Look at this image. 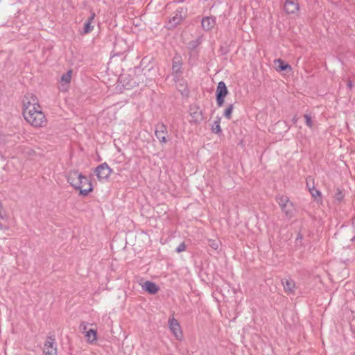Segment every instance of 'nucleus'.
Instances as JSON below:
<instances>
[{"label":"nucleus","instance_id":"nucleus-4","mask_svg":"<svg viewBox=\"0 0 355 355\" xmlns=\"http://www.w3.org/2000/svg\"><path fill=\"white\" fill-rule=\"evenodd\" d=\"M169 329L176 340L181 341L183 339V332L179 322L174 318L171 317L168 321Z\"/></svg>","mask_w":355,"mask_h":355},{"label":"nucleus","instance_id":"nucleus-1","mask_svg":"<svg viewBox=\"0 0 355 355\" xmlns=\"http://www.w3.org/2000/svg\"><path fill=\"white\" fill-rule=\"evenodd\" d=\"M21 114L26 122L34 128L47 125L48 119L39 98L32 92L26 93L21 98Z\"/></svg>","mask_w":355,"mask_h":355},{"label":"nucleus","instance_id":"nucleus-27","mask_svg":"<svg viewBox=\"0 0 355 355\" xmlns=\"http://www.w3.org/2000/svg\"><path fill=\"white\" fill-rule=\"evenodd\" d=\"M307 187H308L309 189H312V187H309V185H307Z\"/></svg>","mask_w":355,"mask_h":355},{"label":"nucleus","instance_id":"nucleus-15","mask_svg":"<svg viewBox=\"0 0 355 355\" xmlns=\"http://www.w3.org/2000/svg\"><path fill=\"white\" fill-rule=\"evenodd\" d=\"M284 289L287 293H293L296 288V284L294 280L291 279H286L282 282Z\"/></svg>","mask_w":355,"mask_h":355},{"label":"nucleus","instance_id":"nucleus-19","mask_svg":"<svg viewBox=\"0 0 355 355\" xmlns=\"http://www.w3.org/2000/svg\"><path fill=\"white\" fill-rule=\"evenodd\" d=\"M234 107L233 104L228 105L224 110L223 115L227 120H230L232 116V113L234 111Z\"/></svg>","mask_w":355,"mask_h":355},{"label":"nucleus","instance_id":"nucleus-23","mask_svg":"<svg viewBox=\"0 0 355 355\" xmlns=\"http://www.w3.org/2000/svg\"><path fill=\"white\" fill-rule=\"evenodd\" d=\"M304 119H305V121H306V124L308 127L309 128H313V121H312V119H311V117L307 114H305L304 115Z\"/></svg>","mask_w":355,"mask_h":355},{"label":"nucleus","instance_id":"nucleus-26","mask_svg":"<svg viewBox=\"0 0 355 355\" xmlns=\"http://www.w3.org/2000/svg\"><path fill=\"white\" fill-rule=\"evenodd\" d=\"M4 218V210L2 207L1 202H0V220Z\"/></svg>","mask_w":355,"mask_h":355},{"label":"nucleus","instance_id":"nucleus-3","mask_svg":"<svg viewBox=\"0 0 355 355\" xmlns=\"http://www.w3.org/2000/svg\"><path fill=\"white\" fill-rule=\"evenodd\" d=\"M277 203L279 205L282 211L288 218H291L294 216L295 207L288 196H279L277 199Z\"/></svg>","mask_w":355,"mask_h":355},{"label":"nucleus","instance_id":"nucleus-11","mask_svg":"<svg viewBox=\"0 0 355 355\" xmlns=\"http://www.w3.org/2000/svg\"><path fill=\"white\" fill-rule=\"evenodd\" d=\"M274 68L277 72H282L283 71H290L292 70L291 66L281 58L275 59L274 60Z\"/></svg>","mask_w":355,"mask_h":355},{"label":"nucleus","instance_id":"nucleus-21","mask_svg":"<svg viewBox=\"0 0 355 355\" xmlns=\"http://www.w3.org/2000/svg\"><path fill=\"white\" fill-rule=\"evenodd\" d=\"M309 192L313 198L315 199L319 198H321L322 193L320 191L316 189L313 186L312 187V189H309Z\"/></svg>","mask_w":355,"mask_h":355},{"label":"nucleus","instance_id":"nucleus-18","mask_svg":"<svg viewBox=\"0 0 355 355\" xmlns=\"http://www.w3.org/2000/svg\"><path fill=\"white\" fill-rule=\"evenodd\" d=\"M220 121L221 118L220 116H217L211 125V130L215 134L219 135L222 132Z\"/></svg>","mask_w":355,"mask_h":355},{"label":"nucleus","instance_id":"nucleus-20","mask_svg":"<svg viewBox=\"0 0 355 355\" xmlns=\"http://www.w3.org/2000/svg\"><path fill=\"white\" fill-rule=\"evenodd\" d=\"M155 135L161 143H166L167 141L164 130H157L155 132Z\"/></svg>","mask_w":355,"mask_h":355},{"label":"nucleus","instance_id":"nucleus-10","mask_svg":"<svg viewBox=\"0 0 355 355\" xmlns=\"http://www.w3.org/2000/svg\"><path fill=\"white\" fill-rule=\"evenodd\" d=\"M43 352L44 355H57V347L55 340L49 338L44 343Z\"/></svg>","mask_w":355,"mask_h":355},{"label":"nucleus","instance_id":"nucleus-2","mask_svg":"<svg viewBox=\"0 0 355 355\" xmlns=\"http://www.w3.org/2000/svg\"><path fill=\"white\" fill-rule=\"evenodd\" d=\"M67 182L80 196H87L93 191L92 181L78 171H71L67 176Z\"/></svg>","mask_w":355,"mask_h":355},{"label":"nucleus","instance_id":"nucleus-12","mask_svg":"<svg viewBox=\"0 0 355 355\" xmlns=\"http://www.w3.org/2000/svg\"><path fill=\"white\" fill-rule=\"evenodd\" d=\"M84 330L87 343L89 344H95L98 340L97 331L94 329L87 330L86 327H84Z\"/></svg>","mask_w":355,"mask_h":355},{"label":"nucleus","instance_id":"nucleus-25","mask_svg":"<svg viewBox=\"0 0 355 355\" xmlns=\"http://www.w3.org/2000/svg\"><path fill=\"white\" fill-rule=\"evenodd\" d=\"M210 246L211 248L214 249V250H217L219 247V245H218V243L216 241H211V243H210Z\"/></svg>","mask_w":355,"mask_h":355},{"label":"nucleus","instance_id":"nucleus-14","mask_svg":"<svg viewBox=\"0 0 355 355\" xmlns=\"http://www.w3.org/2000/svg\"><path fill=\"white\" fill-rule=\"evenodd\" d=\"M141 286L144 290L150 294H155L159 291V287L156 284L150 281L145 282Z\"/></svg>","mask_w":355,"mask_h":355},{"label":"nucleus","instance_id":"nucleus-6","mask_svg":"<svg viewBox=\"0 0 355 355\" xmlns=\"http://www.w3.org/2000/svg\"><path fill=\"white\" fill-rule=\"evenodd\" d=\"M229 92L225 83L223 81H220L218 83L216 95V103L218 106L221 107L225 103V98L228 94Z\"/></svg>","mask_w":355,"mask_h":355},{"label":"nucleus","instance_id":"nucleus-13","mask_svg":"<svg viewBox=\"0 0 355 355\" xmlns=\"http://www.w3.org/2000/svg\"><path fill=\"white\" fill-rule=\"evenodd\" d=\"M190 116H191L193 122L196 123H199L203 119L202 112L198 107L191 108Z\"/></svg>","mask_w":355,"mask_h":355},{"label":"nucleus","instance_id":"nucleus-9","mask_svg":"<svg viewBox=\"0 0 355 355\" xmlns=\"http://www.w3.org/2000/svg\"><path fill=\"white\" fill-rule=\"evenodd\" d=\"M183 9L178 10L174 15L169 19L168 22V28H175L177 25L180 24L184 19Z\"/></svg>","mask_w":355,"mask_h":355},{"label":"nucleus","instance_id":"nucleus-28","mask_svg":"<svg viewBox=\"0 0 355 355\" xmlns=\"http://www.w3.org/2000/svg\"><path fill=\"white\" fill-rule=\"evenodd\" d=\"M349 86L351 87H352V84L351 83H349Z\"/></svg>","mask_w":355,"mask_h":355},{"label":"nucleus","instance_id":"nucleus-5","mask_svg":"<svg viewBox=\"0 0 355 355\" xmlns=\"http://www.w3.org/2000/svg\"><path fill=\"white\" fill-rule=\"evenodd\" d=\"M94 173L97 176L98 180L103 182L107 180L110 178L112 173V170L107 163H103L96 168Z\"/></svg>","mask_w":355,"mask_h":355},{"label":"nucleus","instance_id":"nucleus-24","mask_svg":"<svg viewBox=\"0 0 355 355\" xmlns=\"http://www.w3.org/2000/svg\"><path fill=\"white\" fill-rule=\"evenodd\" d=\"M185 249H186V245L184 244V243H182L176 248V252L180 253V252L184 251Z\"/></svg>","mask_w":355,"mask_h":355},{"label":"nucleus","instance_id":"nucleus-8","mask_svg":"<svg viewBox=\"0 0 355 355\" xmlns=\"http://www.w3.org/2000/svg\"><path fill=\"white\" fill-rule=\"evenodd\" d=\"M284 8L288 15H295L300 10L299 3L296 0H286Z\"/></svg>","mask_w":355,"mask_h":355},{"label":"nucleus","instance_id":"nucleus-16","mask_svg":"<svg viewBox=\"0 0 355 355\" xmlns=\"http://www.w3.org/2000/svg\"><path fill=\"white\" fill-rule=\"evenodd\" d=\"M201 24L202 28L208 31L214 27L216 20L214 18L207 17L202 19Z\"/></svg>","mask_w":355,"mask_h":355},{"label":"nucleus","instance_id":"nucleus-17","mask_svg":"<svg viewBox=\"0 0 355 355\" xmlns=\"http://www.w3.org/2000/svg\"><path fill=\"white\" fill-rule=\"evenodd\" d=\"M95 13L92 12L91 17L87 19V21L85 23L83 32L85 34H87L92 31L94 26H92L93 21L95 18Z\"/></svg>","mask_w":355,"mask_h":355},{"label":"nucleus","instance_id":"nucleus-22","mask_svg":"<svg viewBox=\"0 0 355 355\" xmlns=\"http://www.w3.org/2000/svg\"><path fill=\"white\" fill-rule=\"evenodd\" d=\"M180 66H181V62L180 60H178V61H175V60H173V70L174 71H175L176 73H178L179 71H180Z\"/></svg>","mask_w":355,"mask_h":355},{"label":"nucleus","instance_id":"nucleus-7","mask_svg":"<svg viewBox=\"0 0 355 355\" xmlns=\"http://www.w3.org/2000/svg\"><path fill=\"white\" fill-rule=\"evenodd\" d=\"M73 71L71 69L62 74L59 81V89L62 92H67L72 80Z\"/></svg>","mask_w":355,"mask_h":355}]
</instances>
